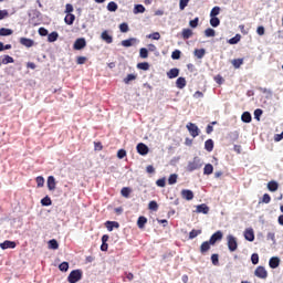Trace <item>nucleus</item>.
<instances>
[{"mask_svg": "<svg viewBox=\"0 0 283 283\" xmlns=\"http://www.w3.org/2000/svg\"><path fill=\"white\" fill-rule=\"evenodd\" d=\"M202 165L205 163L200 157H195L191 161L188 163L187 171H196L198 169H202Z\"/></svg>", "mask_w": 283, "mask_h": 283, "instance_id": "nucleus-1", "label": "nucleus"}, {"mask_svg": "<svg viewBox=\"0 0 283 283\" xmlns=\"http://www.w3.org/2000/svg\"><path fill=\"white\" fill-rule=\"evenodd\" d=\"M82 279H83V271L73 270L67 276V282L76 283V282H80V280H82Z\"/></svg>", "mask_w": 283, "mask_h": 283, "instance_id": "nucleus-2", "label": "nucleus"}, {"mask_svg": "<svg viewBox=\"0 0 283 283\" xmlns=\"http://www.w3.org/2000/svg\"><path fill=\"white\" fill-rule=\"evenodd\" d=\"M228 249L231 253L238 251V239L233 234L227 235Z\"/></svg>", "mask_w": 283, "mask_h": 283, "instance_id": "nucleus-3", "label": "nucleus"}, {"mask_svg": "<svg viewBox=\"0 0 283 283\" xmlns=\"http://www.w3.org/2000/svg\"><path fill=\"white\" fill-rule=\"evenodd\" d=\"M186 127H187L190 136H192V138L200 136V128H198V126L196 124L188 123Z\"/></svg>", "mask_w": 283, "mask_h": 283, "instance_id": "nucleus-4", "label": "nucleus"}, {"mask_svg": "<svg viewBox=\"0 0 283 283\" xmlns=\"http://www.w3.org/2000/svg\"><path fill=\"white\" fill-rule=\"evenodd\" d=\"M254 275L260 280H266V277H269V272H266L264 266H258L254 271Z\"/></svg>", "mask_w": 283, "mask_h": 283, "instance_id": "nucleus-5", "label": "nucleus"}, {"mask_svg": "<svg viewBox=\"0 0 283 283\" xmlns=\"http://www.w3.org/2000/svg\"><path fill=\"white\" fill-rule=\"evenodd\" d=\"M101 39H102V41H104V43H107V44L114 43V36H112L109 34V31H107V30L102 32Z\"/></svg>", "mask_w": 283, "mask_h": 283, "instance_id": "nucleus-6", "label": "nucleus"}, {"mask_svg": "<svg viewBox=\"0 0 283 283\" xmlns=\"http://www.w3.org/2000/svg\"><path fill=\"white\" fill-rule=\"evenodd\" d=\"M137 153L140 156H147L149 154V147H147V145H145L144 143H139L137 145Z\"/></svg>", "mask_w": 283, "mask_h": 283, "instance_id": "nucleus-7", "label": "nucleus"}, {"mask_svg": "<svg viewBox=\"0 0 283 283\" xmlns=\"http://www.w3.org/2000/svg\"><path fill=\"white\" fill-rule=\"evenodd\" d=\"M137 43H140V41L136 38H130L128 40L122 41L123 48H132V45H137Z\"/></svg>", "mask_w": 283, "mask_h": 283, "instance_id": "nucleus-8", "label": "nucleus"}, {"mask_svg": "<svg viewBox=\"0 0 283 283\" xmlns=\"http://www.w3.org/2000/svg\"><path fill=\"white\" fill-rule=\"evenodd\" d=\"M87 45V42L85 41V38H80L74 42V50H83Z\"/></svg>", "mask_w": 283, "mask_h": 283, "instance_id": "nucleus-9", "label": "nucleus"}, {"mask_svg": "<svg viewBox=\"0 0 283 283\" xmlns=\"http://www.w3.org/2000/svg\"><path fill=\"white\" fill-rule=\"evenodd\" d=\"M46 185H48L49 191H54L56 189V179L54 178V176L48 177Z\"/></svg>", "mask_w": 283, "mask_h": 283, "instance_id": "nucleus-10", "label": "nucleus"}, {"mask_svg": "<svg viewBox=\"0 0 283 283\" xmlns=\"http://www.w3.org/2000/svg\"><path fill=\"white\" fill-rule=\"evenodd\" d=\"M244 238L248 242H253V240H255V232H253V228L245 229Z\"/></svg>", "mask_w": 283, "mask_h": 283, "instance_id": "nucleus-11", "label": "nucleus"}, {"mask_svg": "<svg viewBox=\"0 0 283 283\" xmlns=\"http://www.w3.org/2000/svg\"><path fill=\"white\" fill-rule=\"evenodd\" d=\"M17 247V243L14 241H4L0 243V249L6 251V249H14Z\"/></svg>", "mask_w": 283, "mask_h": 283, "instance_id": "nucleus-12", "label": "nucleus"}, {"mask_svg": "<svg viewBox=\"0 0 283 283\" xmlns=\"http://www.w3.org/2000/svg\"><path fill=\"white\" fill-rule=\"evenodd\" d=\"M21 45H24V48H33L34 40L28 39V38H20Z\"/></svg>", "mask_w": 283, "mask_h": 283, "instance_id": "nucleus-13", "label": "nucleus"}, {"mask_svg": "<svg viewBox=\"0 0 283 283\" xmlns=\"http://www.w3.org/2000/svg\"><path fill=\"white\" fill-rule=\"evenodd\" d=\"M219 240H222V231H217L216 233H213L209 240L210 244H214L216 242H218Z\"/></svg>", "mask_w": 283, "mask_h": 283, "instance_id": "nucleus-14", "label": "nucleus"}, {"mask_svg": "<svg viewBox=\"0 0 283 283\" xmlns=\"http://www.w3.org/2000/svg\"><path fill=\"white\" fill-rule=\"evenodd\" d=\"M176 87H178V90H185V87H187V80L185 77L177 78Z\"/></svg>", "mask_w": 283, "mask_h": 283, "instance_id": "nucleus-15", "label": "nucleus"}, {"mask_svg": "<svg viewBox=\"0 0 283 283\" xmlns=\"http://www.w3.org/2000/svg\"><path fill=\"white\" fill-rule=\"evenodd\" d=\"M270 269H277L280 266V258L273 256L269 261Z\"/></svg>", "mask_w": 283, "mask_h": 283, "instance_id": "nucleus-16", "label": "nucleus"}, {"mask_svg": "<svg viewBox=\"0 0 283 283\" xmlns=\"http://www.w3.org/2000/svg\"><path fill=\"white\" fill-rule=\"evenodd\" d=\"M196 213H203V214L209 213L208 206L206 203H201V205L197 206Z\"/></svg>", "mask_w": 283, "mask_h": 283, "instance_id": "nucleus-17", "label": "nucleus"}, {"mask_svg": "<svg viewBox=\"0 0 283 283\" xmlns=\"http://www.w3.org/2000/svg\"><path fill=\"white\" fill-rule=\"evenodd\" d=\"M181 198H184V200H193V191L182 190L181 191Z\"/></svg>", "mask_w": 283, "mask_h": 283, "instance_id": "nucleus-18", "label": "nucleus"}, {"mask_svg": "<svg viewBox=\"0 0 283 283\" xmlns=\"http://www.w3.org/2000/svg\"><path fill=\"white\" fill-rule=\"evenodd\" d=\"M75 20H76V15L72 13H67L64 18L66 25H73Z\"/></svg>", "mask_w": 283, "mask_h": 283, "instance_id": "nucleus-19", "label": "nucleus"}, {"mask_svg": "<svg viewBox=\"0 0 283 283\" xmlns=\"http://www.w3.org/2000/svg\"><path fill=\"white\" fill-rule=\"evenodd\" d=\"M180 74V70L178 69H171L170 71L167 72L168 78H178Z\"/></svg>", "mask_w": 283, "mask_h": 283, "instance_id": "nucleus-20", "label": "nucleus"}, {"mask_svg": "<svg viewBox=\"0 0 283 283\" xmlns=\"http://www.w3.org/2000/svg\"><path fill=\"white\" fill-rule=\"evenodd\" d=\"M118 227H120V224H118V222H116V221H107L106 222L107 231H114V229H118Z\"/></svg>", "mask_w": 283, "mask_h": 283, "instance_id": "nucleus-21", "label": "nucleus"}, {"mask_svg": "<svg viewBox=\"0 0 283 283\" xmlns=\"http://www.w3.org/2000/svg\"><path fill=\"white\" fill-rule=\"evenodd\" d=\"M134 14H143L145 13V6L143 4H135L133 9Z\"/></svg>", "mask_w": 283, "mask_h": 283, "instance_id": "nucleus-22", "label": "nucleus"}, {"mask_svg": "<svg viewBox=\"0 0 283 283\" xmlns=\"http://www.w3.org/2000/svg\"><path fill=\"white\" fill-rule=\"evenodd\" d=\"M181 36L182 39H191V36H193V31L191 29H184Z\"/></svg>", "mask_w": 283, "mask_h": 283, "instance_id": "nucleus-23", "label": "nucleus"}, {"mask_svg": "<svg viewBox=\"0 0 283 283\" xmlns=\"http://www.w3.org/2000/svg\"><path fill=\"white\" fill-rule=\"evenodd\" d=\"M244 64V59H234L232 60V65L235 70H240L241 65Z\"/></svg>", "mask_w": 283, "mask_h": 283, "instance_id": "nucleus-24", "label": "nucleus"}, {"mask_svg": "<svg viewBox=\"0 0 283 283\" xmlns=\"http://www.w3.org/2000/svg\"><path fill=\"white\" fill-rule=\"evenodd\" d=\"M209 249H211V242L210 241H205L200 247L201 253H207V251H209Z\"/></svg>", "mask_w": 283, "mask_h": 283, "instance_id": "nucleus-25", "label": "nucleus"}, {"mask_svg": "<svg viewBox=\"0 0 283 283\" xmlns=\"http://www.w3.org/2000/svg\"><path fill=\"white\" fill-rule=\"evenodd\" d=\"M205 176H211L213 174V165L207 164L203 168Z\"/></svg>", "mask_w": 283, "mask_h": 283, "instance_id": "nucleus-26", "label": "nucleus"}, {"mask_svg": "<svg viewBox=\"0 0 283 283\" xmlns=\"http://www.w3.org/2000/svg\"><path fill=\"white\" fill-rule=\"evenodd\" d=\"M280 185L277 184V181H270L268 184V189L269 191H277Z\"/></svg>", "mask_w": 283, "mask_h": 283, "instance_id": "nucleus-27", "label": "nucleus"}, {"mask_svg": "<svg viewBox=\"0 0 283 283\" xmlns=\"http://www.w3.org/2000/svg\"><path fill=\"white\" fill-rule=\"evenodd\" d=\"M205 54H207V51L205 49H196L195 50V56L197 59H203Z\"/></svg>", "mask_w": 283, "mask_h": 283, "instance_id": "nucleus-28", "label": "nucleus"}, {"mask_svg": "<svg viewBox=\"0 0 283 283\" xmlns=\"http://www.w3.org/2000/svg\"><path fill=\"white\" fill-rule=\"evenodd\" d=\"M57 39H59V33L56 31H53L48 35L49 43H54V41H57Z\"/></svg>", "mask_w": 283, "mask_h": 283, "instance_id": "nucleus-29", "label": "nucleus"}, {"mask_svg": "<svg viewBox=\"0 0 283 283\" xmlns=\"http://www.w3.org/2000/svg\"><path fill=\"white\" fill-rule=\"evenodd\" d=\"M241 120H242L243 123H251V120H252L251 113L244 112V113L241 115Z\"/></svg>", "mask_w": 283, "mask_h": 283, "instance_id": "nucleus-30", "label": "nucleus"}, {"mask_svg": "<svg viewBox=\"0 0 283 283\" xmlns=\"http://www.w3.org/2000/svg\"><path fill=\"white\" fill-rule=\"evenodd\" d=\"M145 224H147V218L139 217L138 220H137V227L139 229H145Z\"/></svg>", "mask_w": 283, "mask_h": 283, "instance_id": "nucleus-31", "label": "nucleus"}, {"mask_svg": "<svg viewBox=\"0 0 283 283\" xmlns=\"http://www.w3.org/2000/svg\"><path fill=\"white\" fill-rule=\"evenodd\" d=\"M206 151H213V139H208L205 143Z\"/></svg>", "mask_w": 283, "mask_h": 283, "instance_id": "nucleus-32", "label": "nucleus"}, {"mask_svg": "<svg viewBox=\"0 0 283 283\" xmlns=\"http://www.w3.org/2000/svg\"><path fill=\"white\" fill-rule=\"evenodd\" d=\"M210 25L218 28V25H220V19L218 17H210Z\"/></svg>", "mask_w": 283, "mask_h": 283, "instance_id": "nucleus-33", "label": "nucleus"}, {"mask_svg": "<svg viewBox=\"0 0 283 283\" xmlns=\"http://www.w3.org/2000/svg\"><path fill=\"white\" fill-rule=\"evenodd\" d=\"M11 34H13V31L11 29H0V36H10Z\"/></svg>", "mask_w": 283, "mask_h": 283, "instance_id": "nucleus-34", "label": "nucleus"}, {"mask_svg": "<svg viewBox=\"0 0 283 283\" xmlns=\"http://www.w3.org/2000/svg\"><path fill=\"white\" fill-rule=\"evenodd\" d=\"M107 10H108V12H116V10H118V4H116V2H114V1H111L107 4Z\"/></svg>", "mask_w": 283, "mask_h": 283, "instance_id": "nucleus-35", "label": "nucleus"}, {"mask_svg": "<svg viewBox=\"0 0 283 283\" xmlns=\"http://www.w3.org/2000/svg\"><path fill=\"white\" fill-rule=\"evenodd\" d=\"M49 249H52L53 251H56L59 249V241L56 239L49 241Z\"/></svg>", "mask_w": 283, "mask_h": 283, "instance_id": "nucleus-36", "label": "nucleus"}, {"mask_svg": "<svg viewBox=\"0 0 283 283\" xmlns=\"http://www.w3.org/2000/svg\"><path fill=\"white\" fill-rule=\"evenodd\" d=\"M240 39H242V36L240 34H237L234 38L230 39L228 43H230V45H235L240 43Z\"/></svg>", "mask_w": 283, "mask_h": 283, "instance_id": "nucleus-37", "label": "nucleus"}, {"mask_svg": "<svg viewBox=\"0 0 283 283\" xmlns=\"http://www.w3.org/2000/svg\"><path fill=\"white\" fill-rule=\"evenodd\" d=\"M139 56L140 59H147V56H149V51L146 48H142L139 50Z\"/></svg>", "mask_w": 283, "mask_h": 283, "instance_id": "nucleus-38", "label": "nucleus"}, {"mask_svg": "<svg viewBox=\"0 0 283 283\" xmlns=\"http://www.w3.org/2000/svg\"><path fill=\"white\" fill-rule=\"evenodd\" d=\"M41 205L42 207H50L52 205V199H50L48 196L44 197L42 200H41Z\"/></svg>", "mask_w": 283, "mask_h": 283, "instance_id": "nucleus-39", "label": "nucleus"}, {"mask_svg": "<svg viewBox=\"0 0 283 283\" xmlns=\"http://www.w3.org/2000/svg\"><path fill=\"white\" fill-rule=\"evenodd\" d=\"M205 36H207V38L216 36V30H213L211 28L206 29Z\"/></svg>", "mask_w": 283, "mask_h": 283, "instance_id": "nucleus-40", "label": "nucleus"}, {"mask_svg": "<svg viewBox=\"0 0 283 283\" xmlns=\"http://www.w3.org/2000/svg\"><path fill=\"white\" fill-rule=\"evenodd\" d=\"M176 182H178V175L176 174L170 175V177L168 178V184L176 185Z\"/></svg>", "mask_w": 283, "mask_h": 283, "instance_id": "nucleus-41", "label": "nucleus"}, {"mask_svg": "<svg viewBox=\"0 0 283 283\" xmlns=\"http://www.w3.org/2000/svg\"><path fill=\"white\" fill-rule=\"evenodd\" d=\"M8 63H14V59L10 55H4V57L2 59V64L8 65Z\"/></svg>", "mask_w": 283, "mask_h": 283, "instance_id": "nucleus-42", "label": "nucleus"}, {"mask_svg": "<svg viewBox=\"0 0 283 283\" xmlns=\"http://www.w3.org/2000/svg\"><path fill=\"white\" fill-rule=\"evenodd\" d=\"M138 70H144L145 72H147V70H149V63L147 62H142L137 64Z\"/></svg>", "mask_w": 283, "mask_h": 283, "instance_id": "nucleus-43", "label": "nucleus"}, {"mask_svg": "<svg viewBox=\"0 0 283 283\" xmlns=\"http://www.w3.org/2000/svg\"><path fill=\"white\" fill-rule=\"evenodd\" d=\"M200 233H202L201 230H192V231L189 233V240H193V238H198V235H200Z\"/></svg>", "mask_w": 283, "mask_h": 283, "instance_id": "nucleus-44", "label": "nucleus"}, {"mask_svg": "<svg viewBox=\"0 0 283 283\" xmlns=\"http://www.w3.org/2000/svg\"><path fill=\"white\" fill-rule=\"evenodd\" d=\"M148 209H150V211H158V202L156 201H150L148 203Z\"/></svg>", "mask_w": 283, "mask_h": 283, "instance_id": "nucleus-45", "label": "nucleus"}, {"mask_svg": "<svg viewBox=\"0 0 283 283\" xmlns=\"http://www.w3.org/2000/svg\"><path fill=\"white\" fill-rule=\"evenodd\" d=\"M38 187H43L45 185V179L42 176L35 178Z\"/></svg>", "mask_w": 283, "mask_h": 283, "instance_id": "nucleus-46", "label": "nucleus"}, {"mask_svg": "<svg viewBox=\"0 0 283 283\" xmlns=\"http://www.w3.org/2000/svg\"><path fill=\"white\" fill-rule=\"evenodd\" d=\"M130 81H136V75H134V74H128V75L124 78V83H126V85H128Z\"/></svg>", "mask_w": 283, "mask_h": 283, "instance_id": "nucleus-47", "label": "nucleus"}, {"mask_svg": "<svg viewBox=\"0 0 283 283\" xmlns=\"http://www.w3.org/2000/svg\"><path fill=\"white\" fill-rule=\"evenodd\" d=\"M180 54H181L180 50H175V51L171 53V59H172L174 61H178V59H180Z\"/></svg>", "mask_w": 283, "mask_h": 283, "instance_id": "nucleus-48", "label": "nucleus"}, {"mask_svg": "<svg viewBox=\"0 0 283 283\" xmlns=\"http://www.w3.org/2000/svg\"><path fill=\"white\" fill-rule=\"evenodd\" d=\"M120 193L124 198H129V193H132V190L129 188H123L120 190Z\"/></svg>", "mask_w": 283, "mask_h": 283, "instance_id": "nucleus-49", "label": "nucleus"}, {"mask_svg": "<svg viewBox=\"0 0 283 283\" xmlns=\"http://www.w3.org/2000/svg\"><path fill=\"white\" fill-rule=\"evenodd\" d=\"M218 14H220V7L212 8L210 11V17H218Z\"/></svg>", "mask_w": 283, "mask_h": 283, "instance_id": "nucleus-50", "label": "nucleus"}, {"mask_svg": "<svg viewBox=\"0 0 283 283\" xmlns=\"http://www.w3.org/2000/svg\"><path fill=\"white\" fill-rule=\"evenodd\" d=\"M189 6V0H179V9L185 10Z\"/></svg>", "mask_w": 283, "mask_h": 283, "instance_id": "nucleus-51", "label": "nucleus"}, {"mask_svg": "<svg viewBox=\"0 0 283 283\" xmlns=\"http://www.w3.org/2000/svg\"><path fill=\"white\" fill-rule=\"evenodd\" d=\"M59 269H60V271L66 272L67 269H70V263H67V262H62V263L59 265Z\"/></svg>", "mask_w": 283, "mask_h": 283, "instance_id": "nucleus-52", "label": "nucleus"}, {"mask_svg": "<svg viewBox=\"0 0 283 283\" xmlns=\"http://www.w3.org/2000/svg\"><path fill=\"white\" fill-rule=\"evenodd\" d=\"M251 262L252 264H258L260 262V255H258V253H253L251 255Z\"/></svg>", "mask_w": 283, "mask_h": 283, "instance_id": "nucleus-53", "label": "nucleus"}, {"mask_svg": "<svg viewBox=\"0 0 283 283\" xmlns=\"http://www.w3.org/2000/svg\"><path fill=\"white\" fill-rule=\"evenodd\" d=\"M125 156H127V151L125 149H119L117 151V158H119V160H123V158H125Z\"/></svg>", "mask_w": 283, "mask_h": 283, "instance_id": "nucleus-54", "label": "nucleus"}, {"mask_svg": "<svg viewBox=\"0 0 283 283\" xmlns=\"http://www.w3.org/2000/svg\"><path fill=\"white\" fill-rule=\"evenodd\" d=\"M148 39H153L154 41H160V33L159 32H155L153 34H149Z\"/></svg>", "mask_w": 283, "mask_h": 283, "instance_id": "nucleus-55", "label": "nucleus"}, {"mask_svg": "<svg viewBox=\"0 0 283 283\" xmlns=\"http://www.w3.org/2000/svg\"><path fill=\"white\" fill-rule=\"evenodd\" d=\"M261 202L269 205V202H271V196L269 193H264Z\"/></svg>", "mask_w": 283, "mask_h": 283, "instance_id": "nucleus-56", "label": "nucleus"}, {"mask_svg": "<svg viewBox=\"0 0 283 283\" xmlns=\"http://www.w3.org/2000/svg\"><path fill=\"white\" fill-rule=\"evenodd\" d=\"M199 21H200L199 18H195L193 20H191V21L189 22L190 28H198Z\"/></svg>", "mask_w": 283, "mask_h": 283, "instance_id": "nucleus-57", "label": "nucleus"}, {"mask_svg": "<svg viewBox=\"0 0 283 283\" xmlns=\"http://www.w3.org/2000/svg\"><path fill=\"white\" fill-rule=\"evenodd\" d=\"M120 32H129V25L127 23L119 24Z\"/></svg>", "mask_w": 283, "mask_h": 283, "instance_id": "nucleus-58", "label": "nucleus"}, {"mask_svg": "<svg viewBox=\"0 0 283 283\" xmlns=\"http://www.w3.org/2000/svg\"><path fill=\"white\" fill-rule=\"evenodd\" d=\"M211 262H212V264L214 266H218V264H219V256H218V254H212L211 255Z\"/></svg>", "mask_w": 283, "mask_h": 283, "instance_id": "nucleus-59", "label": "nucleus"}, {"mask_svg": "<svg viewBox=\"0 0 283 283\" xmlns=\"http://www.w3.org/2000/svg\"><path fill=\"white\" fill-rule=\"evenodd\" d=\"M72 12H74V7L72 4L67 3L65 7V13L72 14Z\"/></svg>", "mask_w": 283, "mask_h": 283, "instance_id": "nucleus-60", "label": "nucleus"}, {"mask_svg": "<svg viewBox=\"0 0 283 283\" xmlns=\"http://www.w3.org/2000/svg\"><path fill=\"white\" fill-rule=\"evenodd\" d=\"M9 17L8 10H0V21Z\"/></svg>", "mask_w": 283, "mask_h": 283, "instance_id": "nucleus-61", "label": "nucleus"}, {"mask_svg": "<svg viewBox=\"0 0 283 283\" xmlns=\"http://www.w3.org/2000/svg\"><path fill=\"white\" fill-rule=\"evenodd\" d=\"M268 240H271L273 244H275V233L274 232H269L268 233Z\"/></svg>", "mask_w": 283, "mask_h": 283, "instance_id": "nucleus-62", "label": "nucleus"}, {"mask_svg": "<svg viewBox=\"0 0 283 283\" xmlns=\"http://www.w3.org/2000/svg\"><path fill=\"white\" fill-rule=\"evenodd\" d=\"M156 185H157V187H165V185H166V179H165V178L158 179V180L156 181Z\"/></svg>", "mask_w": 283, "mask_h": 283, "instance_id": "nucleus-63", "label": "nucleus"}, {"mask_svg": "<svg viewBox=\"0 0 283 283\" xmlns=\"http://www.w3.org/2000/svg\"><path fill=\"white\" fill-rule=\"evenodd\" d=\"M260 116H262V109L258 108L254 111V118H256V120H260Z\"/></svg>", "mask_w": 283, "mask_h": 283, "instance_id": "nucleus-64", "label": "nucleus"}]
</instances>
